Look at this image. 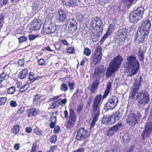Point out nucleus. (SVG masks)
<instances>
[{"label":"nucleus","mask_w":152,"mask_h":152,"mask_svg":"<svg viewBox=\"0 0 152 152\" xmlns=\"http://www.w3.org/2000/svg\"><path fill=\"white\" fill-rule=\"evenodd\" d=\"M87 133V130H86L84 128H81L78 131L76 138L78 140H82L86 137Z\"/></svg>","instance_id":"a211bd4d"},{"label":"nucleus","mask_w":152,"mask_h":152,"mask_svg":"<svg viewBox=\"0 0 152 152\" xmlns=\"http://www.w3.org/2000/svg\"><path fill=\"white\" fill-rule=\"evenodd\" d=\"M102 48L99 46L96 48L95 53L92 55L91 57L90 60L92 64L96 65L101 60L102 56Z\"/></svg>","instance_id":"0eeeda50"},{"label":"nucleus","mask_w":152,"mask_h":152,"mask_svg":"<svg viewBox=\"0 0 152 152\" xmlns=\"http://www.w3.org/2000/svg\"><path fill=\"white\" fill-rule=\"evenodd\" d=\"M148 34L144 33L142 31H139L135 33L134 36L135 42L138 44L145 42L147 38Z\"/></svg>","instance_id":"6e6552de"},{"label":"nucleus","mask_w":152,"mask_h":152,"mask_svg":"<svg viewBox=\"0 0 152 152\" xmlns=\"http://www.w3.org/2000/svg\"><path fill=\"white\" fill-rule=\"evenodd\" d=\"M66 18V15L64 11L60 10L58 12V20L60 22H63Z\"/></svg>","instance_id":"bb28decb"},{"label":"nucleus","mask_w":152,"mask_h":152,"mask_svg":"<svg viewBox=\"0 0 152 152\" xmlns=\"http://www.w3.org/2000/svg\"><path fill=\"white\" fill-rule=\"evenodd\" d=\"M10 106L12 107H15L17 105V104L16 102L13 100H12L10 102Z\"/></svg>","instance_id":"0e129e2a"},{"label":"nucleus","mask_w":152,"mask_h":152,"mask_svg":"<svg viewBox=\"0 0 152 152\" xmlns=\"http://www.w3.org/2000/svg\"><path fill=\"white\" fill-rule=\"evenodd\" d=\"M77 116L72 108L69 109V117L66 124V127L67 128H70L73 126V124L76 121Z\"/></svg>","instance_id":"9b49d317"},{"label":"nucleus","mask_w":152,"mask_h":152,"mask_svg":"<svg viewBox=\"0 0 152 152\" xmlns=\"http://www.w3.org/2000/svg\"><path fill=\"white\" fill-rule=\"evenodd\" d=\"M99 79H95L92 84V86L91 88V94L95 92L97 89V87L99 84Z\"/></svg>","instance_id":"4be33fe9"},{"label":"nucleus","mask_w":152,"mask_h":152,"mask_svg":"<svg viewBox=\"0 0 152 152\" xmlns=\"http://www.w3.org/2000/svg\"><path fill=\"white\" fill-rule=\"evenodd\" d=\"M108 35L106 34V33L103 36L101 39L100 41L101 42L103 43L105 40V39H106L108 37Z\"/></svg>","instance_id":"864d4df0"},{"label":"nucleus","mask_w":152,"mask_h":152,"mask_svg":"<svg viewBox=\"0 0 152 152\" xmlns=\"http://www.w3.org/2000/svg\"><path fill=\"white\" fill-rule=\"evenodd\" d=\"M124 67L130 72L128 76L132 77L138 72L140 68V64L136 56L130 55L127 57Z\"/></svg>","instance_id":"f257e3e1"},{"label":"nucleus","mask_w":152,"mask_h":152,"mask_svg":"<svg viewBox=\"0 0 152 152\" xmlns=\"http://www.w3.org/2000/svg\"><path fill=\"white\" fill-rule=\"evenodd\" d=\"M105 71L104 66H98L96 67L94 70L93 77L95 79H100L101 75Z\"/></svg>","instance_id":"2eb2a0df"},{"label":"nucleus","mask_w":152,"mask_h":152,"mask_svg":"<svg viewBox=\"0 0 152 152\" xmlns=\"http://www.w3.org/2000/svg\"><path fill=\"white\" fill-rule=\"evenodd\" d=\"M136 98L138 102V105L139 106L142 105L145 106L150 100L149 96H137Z\"/></svg>","instance_id":"f3484780"},{"label":"nucleus","mask_w":152,"mask_h":152,"mask_svg":"<svg viewBox=\"0 0 152 152\" xmlns=\"http://www.w3.org/2000/svg\"><path fill=\"white\" fill-rule=\"evenodd\" d=\"M102 99V96H96L93 102L92 106V116H93V119L91 124L90 128L94 127L96 122L98 121L100 115V106Z\"/></svg>","instance_id":"7ed1b4c3"},{"label":"nucleus","mask_w":152,"mask_h":152,"mask_svg":"<svg viewBox=\"0 0 152 152\" xmlns=\"http://www.w3.org/2000/svg\"><path fill=\"white\" fill-rule=\"evenodd\" d=\"M150 115L145 126V129L142 133L141 136L142 140L148 137L152 132V107L151 108Z\"/></svg>","instance_id":"39448f33"},{"label":"nucleus","mask_w":152,"mask_h":152,"mask_svg":"<svg viewBox=\"0 0 152 152\" xmlns=\"http://www.w3.org/2000/svg\"><path fill=\"white\" fill-rule=\"evenodd\" d=\"M40 78V77L36 76L33 72H30L29 73L28 79L31 83H33L35 80H38Z\"/></svg>","instance_id":"b1692460"},{"label":"nucleus","mask_w":152,"mask_h":152,"mask_svg":"<svg viewBox=\"0 0 152 152\" xmlns=\"http://www.w3.org/2000/svg\"><path fill=\"white\" fill-rule=\"evenodd\" d=\"M121 138L123 140V142L126 143H128L131 139L130 136L127 132L125 133L123 136H121Z\"/></svg>","instance_id":"c756f323"},{"label":"nucleus","mask_w":152,"mask_h":152,"mask_svg":"<svg viewBox=\"0 0 152 152\" xmlns=\"http://www.w3.org/2000/svg\"><path fill=\"white\" fill-rule=\"evenodd\" d=\"M135 146L134 145H131L129 147V148L128 151L126 152H132L134 151ZM138 152H141V151H138Z\"/></svg>","instance_id":"4d7b16f0"},{"label":"nucleus","mask_w":152,"mask_h":152,"mask_svg":"<svg viewBox=\"0 0 152 152\" xmlns=\"http://www.w3.org/2000/svg\"><path fill=\"white\" fill-rule=\"evenodd\" d=\"M7 65H5L3 67V72L0 75V81L2 82L5 80L7 74L10 71V68H7Z\"/></svg>","instance_id":"aec40b11"},{"label":"nucleus","mask_w":152,"mask_h":152,"mask_svg":"<svg viewBox=\"0 0 152 152\" xmlns=\"http://www.w3.org/2000/svg\"><path fill=\"white\" fill-rule=\"evenodd\" d=\"M32 128L31 127H27L25 130V131L26 132L28 133H31L32 132Z\"/></svg>","instance_id":"774afa93"},{"label":"nucleus","mask_w":152,"mask_h":152,"mask_svg":"<svg viewBox=\"0 0 152 152\" xmlns=\"http://www.w3.org/2000/svg\"><path fill=\"white\" fill-rule=\"evenodd\" d=\"M5 16L3 13L0 14V28L3 27Z\"/></svg>","instance_id":"4c0bfd02"},{"label":"nucleus","mask_w":152,"mask_h":152,"mask_svg":"<svg viewBox=\"0 0 152 152\" xmlns=\"http://www.w3.org/2000/svg\"><path fill=\"white\" fill-rule=\"evenodd\" d=\"M28 70L27 68H25L20 72L19 75V78L21 79L25 78L28 74Z\"/></svg>","instance_id":"a878e982"},{"label":"nucleus","mask_w":152,"mask_h":152,"mask_svg":"<svg viewBox=\"0 0 152 152\" xmlns=\"http://www.w3.org/2000/svg\"><path fill=\"white\" fill-rule=\"evenodd\" d=\"M83 53L86 56H89L91 53V50L90 49L88 48H84Z\"/></svg>","instance_id":"58836bf2"},{"label":"nucleus","mask_w":152,"mask_h":152,"mask_svg":"<svg viewBox=\"0 0 152 152\" xmlns=\"http://www.w3.org/2000/svg\"><path fill=\"white\" fill-rule=\"evenodd\" d=\"M144 9L142 6L138 7L130 14L129 17V22L134 23H136L143 18Z\"/></svg>","instance_id":"20e7f679"},{"label":"nucleus","mask_w":152,"mask_h":152,"mask_svg":"<svg viewBox=\"0 0 152 152\" xmlns=\"http://www.w3.org/2000/svg\"><path fill=\"white\" fill-rule=\"evenodd\" d=\"M114 28V26L112 24H110L106 33L108 35H110L113 32L112 29H113Z\"/></svg>","instance_id":"c9c22d12"},{"label":"nucleus","mask_w":152,"mask_h":152,"mask_svg":"<svg viewBox=\"0 0 152 152\" xmlns=\"http://www.w3.org/2000/svg\"><path fill=\"white\" fill-rule=\"evenodd\" d=\"M145 52L142 50L141 48L139 49V51L137 54V57L140 60L141 62H144V54Z\"/></svg>","instance_id":"393cba45"},{"label":"nucleus","mask_w":152,"mask_h":152,"mask_svg":"<svg viewBox=\"0 0 152 152\" xmlns=\"http://www.w3.org/2000/svg\"><path fill=\"white\" fill-rule=\"evenodd\" d=\"M43 31L47 34H52L55 32L56 30V27L55 26L53 23H50L47 25L44 23L43 27Z\"/></svg>","instance_id":"dca6fc26"},{"label":"nucleus","mask_w":152,"mask_h":152,"mask_svg":"<svg viewBox=\"0 0 152 152\" xmlns=\"http://www.w3.org/2000/svg\"><path fill=\"white\" fill-rule=\"evenodd\" d=\"M66 29L68 33L73 34L77 30V26H75V27H72V26L66 27Z\"/></svg>","instance_id":"2f4dec72"},{"label":"nucleus","mask_w":152,"mask_h":152,"mask_svg":"<svg viewBox=\"0 0 152 152\" xmlns=\"http://www.w3.org/2000/svg\"><path fill=\"white\" fill-rule=\"evenodd\" d=\"M66 51L68 53L70 54H73L75 52V50L74 47H69L66 49Z\"/></svg>","instance_id":"a19ab883"},{"label":"nucleus","mask_w":152,"mask_h":152,"mask_svg":"<svg viewBox=\"0 0 152 152\" xmlns=\"http://www.w3.org/2000/svg\"><path fill=\"white\" fill-rule=\"evenodd\" d=\"M118 102V98L115 96H111L106 104L107 110H112L115 108Z\"/></svg>","instance_id":"ddd939ff"},{"label":"nucleus","mask_w":152,"mask_h":152,"mask_svg":"<svg viewBox=\"0 0 152 152\" xmlns=\"http://www.w3.org/2000/svg\"><path fill=\"white\" fill-rule=\"evenodd\" d=\"M60 89L61 91H65L68 90V88L65 83H63L61 85Z\"/></svg>","instance_id":"c03bdc74"},{"label":"nucleus","mask_w":152,"mask_h":152,"mask_svg":"<svg viewBox=\"0 0 152 152\" xmlns=\"http://www.w3.org/2000/svg\"><path fill=\"white\" fill-rule=\"evenodd\" d=\"M56 136L53 135L52 136L50 139V142L51 143H55L56 141Z\"/></svg>","instance_id":"3c124183"},{"label":"nucleus","mask_w":152,"mask_h":152,"mask_svg":"<svg viewBox=\"0 0 152 152\" xmlns=\"http://www.w3.org/2000/svg\"><path fill=\"white\" fill-rule=\"evenodd\" d=\"M26 85L23 86L20 89L19 91L20 92L22 93L26 91L28 88H26Z\"/></svg>","instance_id":"5fc2aeb1"},{"label":"nucleus","mask_w":152,"mask_h":152,"mask_svg":"<svg viewBox=\"0 0 152 152\" xmlns=\"http://www.w3.org/2000/svg\"><path fill=\"white\" fill-rule=\"evenodd\" d=\"M25 108V107H23L19 108L18 110L17 113L19 114H22L24 111Z\"/></svg>","instance_id":"603ef678"},{"label":"nucleus","mask_w":152,"mask_h":152,"mask_svg":"<svg viewBox=\"0 0 152 152\" xmlns=\"http://www.w3.org/2000/svg\"><path fill=\"white\" fill-rule=\"evenodd\" d=\"M15 91V87L12 86L9 88L7 90V92L8 94H12Z\"/></svg>","instance_id":"e433bc0d"},{"label":"nucleus","mask_w":152,"mask_h":152,"mask_svg":"<svg viewBox=\"0 0 152 152\" xmlns=\"http://www.w3.org/2000/svg\"><path fill=\"white\" fill-rule=\"evenodd\" d=\"M18 64L20 66H23L24 64V62L23 60L20 59L18 61Z\"/></svg>","instance_id":"69168bd1"},{"label":"nucleus","mask_w":152,"mask_h":152,"mask_svg":"<svg viewBox=\"0 0 152 152\" xmlns=\"http://www.w3.org/2000/svg\"><path fill=\"white\" fill-rule=\"evenodd\" d=\"M88 60V59L86 57L84 58L81 61L80 65L81 66H83L85 64L86 61Z\"/></svg>","instance_id":"e2e57ef3"},{"label":"nucleus","mask_w":152,"mask_h":152,"mask_svg":"<svg viewBox=\"0 0 152 152\" xmlns=\"http://www.w3.org/2000/svg\"><path fill=\"white\" fill-rule=\"evenodd\" d=\"M58 41L59 42H61L62 44H63L64 45L68 46L69 45V44L67 42V41L64 39H58Z\"/></svg>","instance_id":"de8ad7c7"},{"label":"nucleus","mask_w":152,"mask_h":152,"mask_svg":"<svg viewBox=\"0 0 152 152\" xmlns=\"http://www.w3.org/2000/svg\"><path fill=\"white\" fill-rule=\"evenodd\" d=\"M39 36L38 34L37 35L29 34L28 35V39L30 41L34 40L37 38L39 37Z\"/></svg>","instance_id":"49530a36"},{"label":"nucleus","mask_w":152,"mask_h":152,"mask_svg":"<svg viewBox=\"0 0 152 152\" xmlns=\"http://www.w3.org/2000/svg\"><path fill=\"white\" fill-rule=\"evenodd\" d=\"M106 132L107 136L110 137L112 136L115 133L110 128L106 131Z\"/></svg>","instance_id":"a18cd8bd"},{"label":"nucleus","mask_w":152,"mask_h":152,"mask_svg":"<svg viewBox=\"0 0 152 152\" xmlns=\"http://www.w3.org/2000/svg\"><path fill=\"white\" fill-rule=\"evenodd\" d=\"M112 83L110 82H109L107 86V88L104 92V95H108L109 93L111 87Z\"/></svg>","instance_id":"72a5a7b5"},{"label":"nucleus","mask_w":152,"mask_h":152,"mask_svg":"<svg viewBox=\"0 0 152 152\" xmlns=\"http://www.w3.org/2000/svg\"><path fill=\"white\" fill-rule=\"evenodd\" d=\"M110 119H111L110 118L106 116H104L103 117L101 121L102 123L105 124L107 122V125L108 124H113V123H110Z\"/></svg>","instance_id":"473e14b6"},{"label":"nucleus","mask_w":152,"mask_h":152,"mask_svg":"<svg viewBox=\"0 0 152 152\" xmlns=\"http://www.w3.org/2000/svg\"><path fill=\"white\" fill-rule=\"evenodd\" d=\"M37 144L35 143H34L33 145L31 152H35L36 150Z\"/></svg>","instance_id":"680f3d73"},{"label":"nucleus","mask_w":152,"mask_h":152,"mask_svg":"<svg viewBox=\"0 0 152 152\" xmlns=\"http://www.w3.org/2000/svg\"><path fill=\"white\" fill-rule=\"evenodd\" d=\"M124 60V58L120 54L115 56L110 63L105 73L107 78L117 71L120 68Z\"/></svg>","instance_id":"f03ea898"},{"label":"nucleus","mask_w":152,"mask_h":152,"mask_svg":"<svg viewBox=\"0 0 152 152\" xmlns=\"http://www.w3.org/2000/svg\"><path fill=\"white\" fill-rule=\"evenodd\" d=\"M50 121L51 122H56V116H52L50 118Z\"/></svg>","instance_id":"338daca9"},{"label":"nucleus","mask_w":152,"mask_h":152,"mask_svg":"<svg viewBox=\"0 0 152 152\" xmlns=\"http://www.w3.org/2000/svg\"><path fill=\"white\" fill-rule=\"evenodd\" d=\"M83 104H81L78 106L77 109V113H80L83 108Z\"/></svg>","instance_id":"6e6d98bb"},{"label":"nucleus","mask_w":152,"mask_h":152,"mask_svg":"<svg viewBox=\"0 0 152 152\" xmlns=\"http://www.w3.org/2000/svg\"><path fill=\"white\" fill-rule=\"evenodd\" d=\"M142 80V78L140 76L139 78V81L138 82L137 79H136L132 87L131 95H148V93L145 90H142L140 91L139 93L138 91L141 85V83Z\"/></svg>","instance_id":"423d86ee"},{"label":"nucleus","mask_w":152,"mask_h":152,"mask_svg":"<svg viewBox=\"0 0 152 152\" xmlns=\"http://www.w3.org/2000/svg\"><path fill=\"white\" fill-rule=\"evenodd\" d=\"M79 0H63L62 3L63 5L69 7H73Z\"/></svg>","instance_id":"412c9836"},{"label":"nucleus","mask_w":152,"mask_h":152,"mask_svg":"<svg viewBox=\"0 0 152 152\" xmlns=\"http://www.w3.org/2000/svg\"><path fill=\"white\" fill-rule=\"evenodd\" d=\"M90 26L94 29H96L97 31H98L99 32L103 31V22L100 18L96 17L92 20L91 21Z\"/></svg>","instance_id":"9d476101"},{"label":"nucleus","mask_w":152,"mask_h":152,"mask_svg":"<svg viewBox=\"0 0 152 152\" xmlns=\"http://www.w3.org/2000/svg\"><path fill=\"white\" fill-rule=\"evenodd\" d=\"M6 101L5 97H1L0 98V106L4 104Z\"/></svg>","instance_id":"8fccbe9b"},{"label":"nucleus","mask_w":152,"mask_h":152,"mask_svg":"<svg viewBox=\"0 0 152 152\" xmlns=\"http://www.w3.org/2000/svg\"><path fill=\"white\" fill-rule=\"evenodd\" d=\"M128 30L125 28H122L121 29L118 30L117 32V39L120 43L124 42L128 36L127 33Z\"/></svg>","instance_id":"f8f14e48"},{"label":"nucleus","mask_w":152,"mask_h":152,"mask_svg":"<svg viewBox=\"0 0 152 152\" xmlns=\"http://www.w3.org/2000/svg\"><path fill=\"white\" fill-rule=\"evenodd\" d=\"M122 127V124L118 123L110 128L115 132H117L119 130H121Z\"/></svg>","instance_id":"cd10ccee"},{"label":"nucleus","mask_w":152,"mask_h":152,"mask_svg":"<svg viewBox=\"0 0 152 152\" xmlns=\"http://www.w3.org/2000/svg\"><path fill=\"white\" fill-rule=\"evenodd\" d=\"M141 116L140 112L138 111H135L129 115L126 120V122L130 125H134L137 123V121L139 120Z\"/></svg>","instance_id":"1a4fd4ad"},{"label":"nucleus","mask_w":152,"mask_h":152,"mask_svg":"<svg viewBox=\"0 0 152 152\" xmlns=\"http://www.w3.org/2000/svg\"><path fill=\"white\" fill-rule=\"evenodd\" d=\"M151 26V22L149 20L147 19L143 20L141 25L139 27V31L147 34H148V31Z\"/></svg>","instance_id":"4468645a"},{"label":"nucleus","mask_w":152,"mask_h":152,"mask_svg":"<svg viewBox=\"0 0 152 152\" xmlns=\"http://www.w3.org/2000/svg\"><path fill=\"white\" fill-rule=\"evenodd\" d=\"M60 130V127L58 125H57L55 127H54V132L55 133H58L59 130Z\"/></svg>","instance_id":"052dcab7"},{"label":"nucleus","mask_w":152,"mask_h":152,"mask_svg":"<svg viewBox=\"0 0 152 152\" xmlns=\"http://www.w3.org/2000/svg\"><path fill=\"white\" fill-rule=\"evenodd\" d=\"M20 129V126L18 125H17L15 126L12 129V132L16 134L17 133L19 132Z\"/></svg>","instance_id":"f704fd0d"},{"label":"nucleus","mask_w":152,"mask_h":152,"mask_svg":"<svg viewBox=\"0 0 152 152\" xmlns=\"http://www.w3.org/2000/svg\"><path fill=\"white\" fill-rule=\"evenodd\" d=\"M121 111V110L119 109V110L116 111L113 113L112 115V117L114 119L115 121L113 123H115L116 121L119 120L121 118L122 114L120 112Z\"/></svg>","instance_id":"5701e85b"},{"label":"nucleus","mask_w":152,"mask_h":152,"mask_svg":"<svg viewBox=\"0 0 152 152\" xmlns=\"http://www.w3.org/2000/svg\"><path fill=\"white\" fill-rule=\"evenodd\" d=\"M76 19L79 21H81L83 19V16L81 14H79L76 16Z\"/></svg>","instance_id":"09e8293b"},{"label":"nucleus","mask_w":152,"mask_h":152,"mask_svg":"<svg viewBox=\"0 0 152 152\" xmlns=\"http://www.w3.org/2000/svg\"><path fill=\"white\" fill-rule=\"evenodd\" d=\"M57 148L56 145L52 146L50 147V149L49 150L50 152H53L56 150Z\"/></svg>","instance_id":"bf43d9fd"},{"label":"nucleus","mask_w":152,"mask_h":152,"mask_svg":"<svg viewBox=\"0 0 152 152\" xmlns=\"http://www.w3.org/2000/svg\"><path fill=\"white\" fill-rule=\"evenodd\" d=\"M27 38L24 36H21L18 38L19 43H21L26 42L27 41Z\"/></svg>","instance_id":"37998d69"},{"label":"nucleus","mask_w":152,"mask_h":152,"mask_svg":"<svg viewBox=\"0 0 152 152\" xmlns=\"http://www.w3.org/2000/svg\"><path fill=\"white\" fill-rule=\"evenodd\" d=\"M51 107L53 109H55L56 107H58L60 104V102L58 101H55L52 102Z\"/></svg>","instance_id":"ea45409f"},{"label":"nucleus","mask_w":152,"mask_h":152,"mask_svg":"<svg viewBox=\"0 0 152 152\" xmlns=\"http://www.w3.org/2000/svg\"><path fill=\"white\" fill-rule=\"evenodd\" d=\"M41 27V23L39 19H35L32 23L30 27L31 31L39 30Z\"/></svg>","instance_id":"6ab92c4d"},{"label":"nucleus","mask_w":152,"mask_h":152,"mask_svg":"<svg viewBox=\"0 0 152 152\" xmlns=\"http://www.w3.org/2000/svg\"><path fill=\"white\" fill-rule=\"evenodd\" d=\"M28 117H31L32 116L37 115V109L34 108H31L28 110L27 111Z\"/></svg>","instance_id":"c85d7f7f"},{"label":"nucleus","mask_w":152,"mask_h":152,"mask_svg":"<svg viewBox=\"0 0 152 152\" xmlns=\"http://www.w3.org/2000/svg\"><path fill=\"white\" fill-rule=\"evenodd\" d=\"M76 22L74 19H70L68 20L65 24L66 27L72 26L75 27L76 25Z\"/></svg>","instance_id":"7c9ffc66"},{"label":"nucleus","mask_w":152,"mask_h":152,"mask_svg":"<svg viewBox=\"0 0 152 152\" xmlns=\"http://www.w3.org/2000/svg\"><path fill=\"white\" fill-rule=\"evenodd\" d=\"M38 65L41 66H44L46 65L45 60L42 58H41L37 60Z\"/></svg>","instance_id":"79ce46f5"},{"label":"nucleus","mask_w":152,"mask_h":152,"mask_svg":"<svg viewBox=\"0 0 152 152\" xmlns=\"http://www.w3.org/2000/svg\"><path fill=\"white\" fill-rule=\"evenodd\" d=\"M68 85L70 90H73L74 88V82L71 83L70 82L68 83Z\"/></svg>","instance_id":"13d9d810"}]
</instances>
